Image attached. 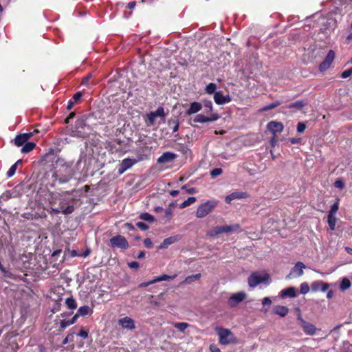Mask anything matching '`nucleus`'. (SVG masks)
Here are the masks:
<instances>
[{
	"instance_id": "nucleus-61",
	"label": "nucleus",
	"mask_w": 352,
	"mask_h": 352,
	"mask_svg": "<svg viewBox=\"0 0 352 352\" xmlns=\"http://www.w3.org/2000/svg\"><path fill=\"white\" fill-rule=\"evenodd\" d=\"M80 316H78V312L74 316V317L72 318V320H70V323H72V324H74L77 320V318L79 317Z\"/></svg>"
},
{
	"instance_id": "nucleus-2",
	"label": "nucleus",
	"mask_w": 352,
	"mask_h": 352,
	"mask_svg": "<svg viewBox=\"0 0 352 352\" xmlns=\"http://www.w3.org/2000/svg\"><path fill=\"white\" fill-rule=\"evenodd\" d=\"M76 171L73 168L72 162H65L64 160L58 159L56 162L54 170L52 177L53 181L60 184L69 182L74 176Z\"/></svg>"
},
{
	"instance_id": "nucleus-11",
	"label": "nucleus",
	"mask_w": 352,
	"mask_h": 352,
	"mask_svg": "<svg viewBox=\"0 0 352 352\" xmlns=\"http://www.w3.org/2000/svg\"><path fill=\"white\" fill-rule=\"evenodd\" d=\"M219 118V116L216 113H211L210 116L198 114L193 118L192 122L195 123L211 122L217 120Z\"/></svg>"
},
{
	"instance_id": "nucleus-42",
	"label": "nucleus",
	"mask_w": 352,
	"mask_h": 352,
	"mask_svg": "<svg viewBox=\"0 0 352 352\" xmlns=\"http://www.w3.org/2000/svg\"><path fill=\"white\" fill-rule=\"evenodd\" d=\"M338 208H339V203H338V201H336L331 206V209H330V211L328 214H331L333 216H335V214H336V212L338 210Z\"/></svg>"
},
{
	"instance_id": "nucleus-4",
	"label": "nucleus",
	"mask_w": 352,
	"mask_h": 352,
	"mask_svg": "<svg viewBox=\"0 0 352 352\" xmlns=\"http://www.w3.org/2000/svg\"><path fill=\"white\" fill-rule=\"evenodd\" d=\"M89 126L85 123V120L78 119L75 125L70 129L69 135L76 138H85L89 133Z\"/></svg>"
},
{
	"instance_id": "nucleus-43",
	"label": "nucleus",
	"mask_w": 352,
	"mask_h": 352,
	"mask_svg": "<svg viewBox=\"0 0 352 352\" xmlns=\"http://www.w3.org/2000/svg\"><path fill=\"white\" fill-rule=\"evenodd\" d=\"M175 276H176V275L168 276L166 274H163L162 276H157V280H159V282L164 281V280H170L173 279Z\"/></svg>"
},
{
	"instance_id": "nucleus-27",
	"label": "nucleus",
	"mask_w": 352,
	"mask_h": 352,
	"mask_svg": "<svg viewBox=\"0 0 352 352\" xmlns=\"http://www.w3.org/2000/svg\"><path fill=\"white\" fill-rule=\"evenodd\" d=\"M35 146L36 144L34 142H27L22 147L21 152L23 153H29L34 149Z\"/></svg>"
},
{
	"instance_id": "nucleus-58",
	"label": "nucleus",
	"mask_w": 352,
	"mask_h": 352,
	"mask_svg": "<svg viewBox=\"0 0 352 352\" xmlns=\"http://www.w3.org/2000/svg\"><path fill=\"white\" fill-rule=\"evenodd\" d=\"M136 2L135 1H130L128 3L126 8L129 9H133L135 7Z\"/></svg>"
},
{
	"instance_id": "nucleus-57",
	"label": "nucleus",
	"mask_w": 352,
	"mask_h": 352,
	"mask_svg": "<svg viewBox=\"0 0 352 352\" xmlns=\"http://www.w3.org/2000/svg\"><path fill=\"white\" fill-rule=\"evenodd\" d=\"M173 123L174 124V126L173 127V133H175L179 129V122L177 120H174Z\"/></svg>"
},
{
	"instance_id": "nucleus-28",
	"label": "nucleus",
	"mask_w": 352,
	"mask_h": 352,
	"mask_svg": "<svg viewBox=\"0 0 352 352\" xmlns=\"http://www.w3.org/2000/svg\"><path fill=\"white\" fill-rule=\"evenodd\" d=\"M351 281L347 278H344L340 285V289L341 291H345L350 288Z\"/></svg>"
},
{
	"instance_id": "nucleus-55",
	"label": "nucleus",
	"mask_w": 352,
	"mask_h": 352,
	"mask_svg": "<svg viewBox=\"0 0 352 352\" xmlns=\"http://www.w3.org/2000/svg\"><path fill=\"white\" fill-rule=\"evenodd\" d=\"M78 336L83 338H87L88 337V331L82 329L80 331Z\"/></svg>"
},
{
	"instance_id": "nucleus-46",
	"label": "nucleus",
	"mask_w": 352,
	"mask_h": 352,
	"mask_svg": "<svg viewBox=\"0 0 352 352\" xmlns=\"http://www.w3.org/2000/svg\"><path fill=\"white\" fill-rule=\"evenodd\" d=\"M136 226L141 230H146L148 229V226L144 222L140 221L136 223Z\"/></svg>"
},
{
	"instance_id": "nucleus-44",
	"label": "nucleus",
	"mask_w": 352,
	"mask_h": 352,
	"mask_svg": "<svg viewBox=\"0 0 352 352\" xmlns=\"http://www.w3.org/2000/svg\"><path fill=\"white\" fill-rule=\"evenodd\" d=\"M330 66L331 65L329 63H327L323 60L319 66V69L321 72H324V71H326L327 69H329Z\"/></svg>"
},
{
	"instance_id": "nucleus-33",
	"label": "nucleus",
	"mask_w": 352,
	"mask_h": 352,
	"mask_svg": "<svg viewBox=\"0 0 352 352\" xmlns=\"http://www.w3.org/2000/svg\"><path fill=\"white\" fill-rule=\"evenodd\" d=\"M305 102L302 100H298L295 102L290 104L288 107L289 109H296L298 110L301 109L305 106Z\"/></svg>"
},
{
	"instance_id": "nucleus-22",
	"label": "nucleus",
	"mask_w": 352,
	"mask_h": 352,
	"mask_svg": "<svg viewBox=\"0 0 352 352\" xmlns=\"http://www.w3.org/2000/svg\"><path fill=\"white\" fill-rule=\"evenodd\" d=\"M296 291H297V289L294 287H290L287 289H284L281 290V292H280V296L283 298H284V297H289L292 298H296L297 296Z\"/></svg>"
},
{
	"instance_id": "nucleus-7",
	"label": "nucleus",
	"mask_w": 352,
	"mask_h": 352,
	"mask_svg": "<svg viewBox=\"0 0 352 352\" xmlns=\"http://www.w3.org/2000/svg\"><path fill=\"white\" fill-rule=\"evenodd\" d=\"M239 228V226L238 224H233V225H225L222 226H216L210 230L207 235L211 237L216 236L217 235H219L220 234L223 233H229L234 232Z\"/></svg>"
},
{
	"instance_id": "nucleus-23",
	"label": "nucleus",
	"mask_w": 352,
	"mask_h": 352,
	"mask_svg": "<svg viewBox=\"0 0 352 352\" xmlns=\"http://www.w3.org/2000/svg\"><path fill=\"white\" fill-rule=\"evenodd\" d=\"M202 108V104L198 102H193L190 104L189 108L186 111L187 115H192L199 112Z\"/></svg>"
},
{
	"instance_id": "nucleus-16",
	"label": "nucleus",
	"mask_w": 352,
	"mask_h": 352,
	"mask_svg": "<svg viewBox=\"0 0 352 352\" xmlns=\"http://www.w3.org/2000/svg\"><path fill=\"white\" fill-rule=\"evenodd\" d=\"M249 197L246 192L236 191L228 195L225 198V201L227 204H230L233 200L245 199Z\"/></svg>"
},
{
	"instance_id": "nucleus-38",
	"label": "nucleus",
	"mask_w": 352,
	"mask_h": 352,
	"mask_svg": "<svg viewBox=\"0 0 352 352\" xmlns=\"http://www.w3.org/2000/svg\"><path fill=\"white\" fill-rule=\"evenodd\" d=\"M335 58V53L333 50H330L327 56L325 57L324 61H325L326 63H329L330 65H331L333 59Z\"/></svg>"
},
{
	"instance_id": "nucleus-36",
	"label": "nucleus",
	"mask_w": 352,
	"mask_h": 352,
	"mask_svg": "<svg viewBox=\"0 0 352 352\" xmlns=\"http://www.w3.org/2000/svg\"><path fill=\"white\" fill-rule=\"evenodd\" d=\"M200 277H201V274H192V275H190V276H188L185 278L184 282L185 283L190 284V283H192L193 281L199 279Z\"/></svg>"
},
{
	"instance_id": "nucleus-62",
	"label": "nucleus",
	"mask_w": 352,
	"mask_h": 352,
	"mask_svg": "<svg viewBox=\"0 0 352 352\" xmlns=\"http://www.w3.org/2000/svg\"><path fill=\"white\" fill-rule=\"evenodd\" d=\"M187 192L189 194H194L197 192V190L195 188H190L186 190Z\"/></svg>"
},
{
	"instance_id": "nucleus-56",
	"label": "nucleus",
	"mask_w": 352,
	"mask_h": 352,
	"mask_svg": "<svg viewBox=\"0 0 352 352\" xmlns=\"http://www.w3.org/2000/svg\"><path fill=\"white\" fill-rule=\"evenodd\" d=\"M320 286H321L320 287V290L322 292H326L328 289L329 287V284H327L326 283H324L322 281V285H320Z\"/></svg>"
},
{
	"instance_id": "nucleus-60",
	"label": "nucleus",
	"mask_w": 352,
	"mask_h": 352,
	"mask_svg": "<svg viewBox=\"0 0 352 352\" xmlns=\"http://www.w3.org/2000/svg\"><path fill=\"white\" fill-rule=\"evenodd\" d=\"M91 78V76L90 75H88L86 77H85L82 80V83L83 85H87L89 80V79Z\"/></svg>"
},
{
	"instance_id": "nucleus-32",
	"label": "nucleus",
	"mask_w": 352,
	"mask_h": 352,
	"mask_svg": "<svg viewBox=\"0 0 352 352\" xmlns=\"http://www.w3.org/2000/svg\"><path fill=\"white\" fill-rule=\"evenodd\" d=\"M216 89H217V85L215 83H213V82H210L209 83L206 87V89H205V91L207 94H214V93H216Z\"/></svg>"
},
{
	"instance_id": "nucleus-3",
	"label": "nucleus",
	"mask_w": 352,
	"mask_h": 352,
	"mask_svg": "<svg viewBox=\"0 0 352 352\" xmlns=\"http://www.w3.org/2000/svg\"><path fill=\"white\" fill-rule=\"evenodd\" d=\"M248 283L250 288H255L260 284L267 285L270 283V275L264 271L253 272L249 276Z\"/></svg>"
},
{
	"instance_id": "nucleus-54",
	"label": "nucleus",
	"mask_w": 352,
	"mask_h": 352,
	"mask_svg": "<svg viewBox=\"0 0 352 352\" xmlns=\"http://www.w3.org/2000/svg\"><path fill=\"white\" fill-rule=\"evenodd\" d=\"M82 97V94L80 92L76 93L72 98V100L75 102L79 100Z\"/></svg>"
},
{
	"instance_id": "nucleus-8",
	"label": "nucleus",
	"mask_w": 352,
	"mask_h": 352,
	"mask_svg": "<svg viewBox=\"0 0 352 352\" xmlns=\"http://www.w3.org/2000/svg\"><path fill=\"white\" fill-rule=\"evenodd\" d=\"M143 156H139L135 158H125L122 160L121 163L118 166V173L120 175L125 171L131 168L133 165L144 160Z\"/></svg>"
},
{
	"instance_id": "nucleus-26",
	"label": "nucleus",
	"mask_w": 352,
	"mask_h": 352,
	"mask_svg": "<svg viewBox=\"0 0 352 352\" xmlns=\"http://www.w3.org/2000/svg\"><path fill=\"white\" fill-rule=\"evenodd\" d=\"M196 200H197L196 197H190L186 200H185L182 204H180L179 208H186L187 206H189L191 204H194L196 201Z\"/></svg>"
},
{
	"instance_id": "nucleus-64",
	"label": "nucleus",
	"mask_w": 352,
	"mask_h": 352,
	"mask_svg": "<svg viewBox=\"0 0 352 352\" xmlns=\"http://www.w3.org/2000/svg\"><path fill=\"white\" fill-rule=\"evenodd\" d=\"M333 292L332 290L328 291V292L327 294V298L328 299H331L333 298Z\"/></svg>"
},
{
	"instance_id": "nucleus-24",
	"label": "nucleus",
	"mask_w": 352,
	"mask_h": 352,
	"mask_svg": "<svg viewBox=\"0 0 352 352\" xmlns=\"http://www.w3.org/2000/svg\"><path fill=\"white\" fill-rule=\"evenodd\" d=\"M289 309L285 306L278 305L274 307V312L279 315L280 316L284 317L288 314Z\"/></svg>"
},
{
	"instance_id": "nucleus-9",
	"label": "nucleus",
	"mask_w": 352,
	"mask_h": 352,
	"mask_svg": "<svg viewBox=\"0 0 352 352\" xmlns=\"http://www.w3.org/2000/svg\"><path fill=\"white\" fill-rule=\"evenodd\" d=\"M110 243L113 248H118L123 250H126L129 248V243L124 237L121 235H117L110 239Z\"/></svg>"
},
{
	"instance_id": "nucleus-50",
	"label": "nucleus",
	"mask_w": 352,
	"mask_h": 352,
	"mask_svg": "<svg viewBox=\"0 0 352 352\" xmlns=\"http://www.w3.org/2000/svg\"><path fill=\"white\" fill-rule=\"evenodd\" d=\"M144 245L147 248H151L153 247V242L149 238H146L144 240Z\"/></svg>"
},
{
	"instance_id": "nucleus-39",
	"label": "nucleus",
	"mask_w": 352,
	"mask_h": 352,
	"mask_svg": "<svg viewBox=\"0 0 352 352\" xmlns=\"http://www.w3.org/2000/svg\"><path fill=\"white\" fill-rule=\"evenodd\" d=\"M309 290H310V288H309L308 283H302L300 284V292L301 294L305 295L309 292Z\"/></svg>"
},
{
	"instance_id": "nucleus-35",
	"label": "nucleus",
	"mask_w": 352,
	"mask_h": 352,
	"mask_svg": "<svg viewBox=\"0 0 352 352\" xmlns=\"http://www.w3.org/2000/svg\"><path fill=\"white\" fill-rule=\"evenodd\" d=\"M65 304L70 309H75L77 307L76 300L72 297L65 300Z\"/></svg>"
},
{
	"instance_id": "nucleus-15",
	"label": "nucleus",
	"mask_w": 352,
	"mask_h": 352,
	"mask_svg": "<svg viewBox=\"0 0 352 352\" xmlns=\"http://www.w3.org/2000/svg\"><path fill=\"white\" fill-rule=\"evenodd\" d=\"M214 100L217 104L222 105L232 100L229 94L223 95L221 91H217L214 95Z\"/></svg>"
},
{
	"instance_id": "nucleus-40",
	"label": "nucleus",
	"mask_w": 352,
	"mask_h": 352,
	"mask_svg": "<svg viewBox=\"0 0 352 352\" xmlns=\"http://www.w3.org/2000/svg\"><path fill=\"white\" fill-rule=\"evenodd\" d=\"M320 285H322L321 280L314 281L311 285V289L313 292H318V290H320Z\"/></svg>"
},
{
	"instance_id": "nucleus-12",
	"label": "nucleus",
	"mask_w": 352,
	"mask_h": 352,
	"mask_svg": "<svg viewBox=\"0 0 352 352\" xmlns=\"http://www.w3.org/2000/svg\"><path fill=\"white\" fill-rule=\"evenodd\" d=\"M298 320L300 321V327L302 328L304 332L307 335L311 336V335H314L316 333V328L315 327V326L313 324L309 323V322L305 321L302 318L300 314H298Z\"/></svg>"
},
{
	"instance_id": "nucleus-59",
	"label": "nucleus",
	"mask_w": 352,
	"mask_h": 352,
	"mask_svg": "<svg viewBox=\"0 0 352 352\" xmlns=\"http://www.w3.org/2000/svg\"><path fill=\"white\" fill-rule=\"evenodd\" d=\"M210 349L211 352H221L220 349L215 345H211Z\"/></svg>"
},
{
	"instance_id": "nucleus-31",
	"label": "nucleus",
	"mask_w": 352,
	"mask_h": 352,
	"mask_svg": "<svg viewBox=\"0 0 352 352\" xmlns=\"http://www.w3.org/2000/svg\"><path fill=\"white\" fill-rule=\"evenodd\" d=\"M173 326L180 332H184L185 330L188 328L189 324L186 322H175L173 323Z\"/></svg>"
},
{
	"instance_id": "nucleus-13",
	"label": "nucleus",
	"mask_w": 352,
	"mask_h": 352,
	"mask_svg": "<svg viewBox=\"0 0 352 352\" xmlns=\"http://www.w3.org/2000/svg\"><path fill=\"white\" fill-rule=\"evenodd\" d=\"M305 268V265L303 263L298 261L291 270L290 273L287 276V278H291L292 277H300L303 274V270Z\"/></svg>"
},
{
	"instance_id": "nucleus-21",
	"label": "nucleus",
	"mask_w": 352,
	"mask_h": 352,
	"mask_svg": "<svg viewBox=\"0 0 352 352\" xmlns=\"http://www.w3.org/2000/svg\"><path fill=\"white\" fill-rule=\"evenodd\" d=\"M181 239V236L179 235L168 237L165 239L163 242L160 245V249H166L170 245L175 243V242L178 241Z\"/></svg>"
},
{
	"instance_id": "nucleus-37",
	"label": "nucleus",
	"mask_w": 352,
	"mask_h": 352,
	"mask_svg": "<svg viewBox=\"0 0 352 352\" xmlns=\"http://www.w3.org/2000/svg\"><path fill=\"white\" fill-rule=\"evenodd\" d=\"M140 218L144 221L153 222L154 221V217L153 215L148 212H143L140 215Z\"/></svg>"
},
{
	"instance_id": "nucleus-17",
	"label": "nucleus",
	"mask_w": 352,
	"mask_h": 352,
	"mask_svg": "<svg viewBox=\"0 0 352 352\" xmlns=\"http://www.w3.org/2000/svg\"><path fill=\"white\" fill-rule=\"evenodd\" d=\"M118 324L123 329H126L128 330H133L135 327L134 320L128 316L120 318L118 320Z\"/></svg>"
},
{
	"instance_id": "nucleus-5",
	"label": "nucleus",
	"mask_w": 352,
	"mask_h": 352,
	"mask_svg": "<svg viewBox=\"0 0 352 352\" xmlns=\"http://www.w3.org/2000/svg\"><path fill=\"white\" fill-rule=\"evenodd\" d=\"M218 201L216 199L207 200L198 206L195 216L197 218H203L209 214L217 207Z\"/></svg>"
},
{
	"instance_id": "nucleus-10",
	"label": "nucleus",
	"mask_w": 352,
	"mask_h": 352,
	"mask_svg": "<svg viewBox=\"0 0 352 352\" xmlns=\"http://www.w3.org/2000/svg\"><path fill=\"white\" fill-rule=\"evenodd\" d=\"M165 113L164 108L162 107H159L156 111H151L147 113V124L148 126H152L155 124V119L157 117L164 118Z\"/></svg>"
},
{
	"instance_id": "nucleus-51",
	"label": "nucleus",
	"mask_w": 352,
	"mask_h": 352,
	"mask_svg": "<svg viewBox=\"0 0 352 352\" xmlns=\"http://www.w3.org/2000/svg\"><path fill=\"white\" fill-rule=\"evenodd\" d=\"M204 107L208 109L209 111H212V109H213V107H212V103L211 101L208 100V101H206L204 102Z\"/></svg>"
},
{
	"instance_id": "nucleus-19",
	"label": "nucleus",
	"mask_w": 352,
	"mask_h": 352,
	"mask_svg": "<svg viewBox=\"0 0 352 352\" xmlns=\"http://www.w3.org/2000/svg\"><path fill=\"white\" fill-rule=\"evenodd\" d=\"M177 155L172 152H165L157 159L158 164H164L173 162Z\"/></svg>"
},
{
	"instance_id": "nucleus-53",
	"label": "nucleus",
	"mask_w": 352,
	"mask_h": 352,
	"mask_svg": "<svg viewBox=\"0 0 352 352\" xmlns=\"http://www.w3.org/2000/svg\"><path fill=\"white\" fill-rule=\"evenodd\" d=\"M262 304L263 305H270L272 304V300L269 297H265L262 300Z\"/></svg>"
},
{
	"instance_id": "nucleus-6",
	"label": "nucleus",
	"mask_w": 352,
	"mask_h": 352,
	"mask_svg": "<svg viewBox=\"0 0 352 352\" xmlns=\"http://www.w3.org/2000/svg\"><path fill=\"white\" fill-rule=\"evenodd\" d=\"M216 332L219 336V343L223 345H228L236 342V339L234 334L228 329L217 327Z\"/></svg>"
},
{
	"instance_id": "nucleus-25",
	"label": "nucleus",
	"mask_w": 352,
	"mask_h": 352,
	"mask_svg": "<svg viewBox=\"0 0 352 352\" xmlns=\"http://www.w3.org/2000/svg\"><path fill=\"white\" fill-rule=\"evenodd\" d=\"M77 312H78V316H85L87 315H91L93 312V310L89 306L84 305V306L80 307L78 309Z\"/></svg>"
},
{
	"instance_id": "nucleus-52",
	"label": "nucleus",
	"mask_w": 352,
	"mask_h": 352,
	"mask_svg": "<svg viewBox=\"0 0 352 352\" xmlns=\"http://www.w3.org/2000/svg\"><path fill=\"white\" fill-rule=\"evenodd\" d=\"M129 267L131 269H138L140 266L139 263L137 261H132L129 263L128 264Z\"/></svg>"
},
{
	"instance_id": "nucleus-47",
	"label": "nucleus",
	"mask_w": 352,
	"mask_h": 352,
	"mask_svg": "<svg viewBox=\"0 0 352 352\" xmlns=\"http://www.w3.org/2000/svg\"><path fill=\"white\" fill-rule=\"evenodd\" d=\"M334 186L337 188L342 189L344 187V184L341 179H337L334 183Z\"/></svg>"
},
{
	"instance_id": "nucleus-34",
	"label": "nucleus",
	"mask_w": 352,
	"mask_h": 352,
	"mask_svg": "<svg viewBox=\"0 0 352 352\" xmlns=\"http://www.w3.org/2000/svg\"><path fill=\"white\" fill-rule=\"evenodd\" d=\"M327 221L329 226L331 230H333L336 228V219L335 216H333L331 214H328L327 217Z\"/></svg>"
},
{
	"instance_id": "nucleus-18",
	"label": "nucleus",
	"mask_w": 352,
	"mask_h": 352,
	"mask_svg": "<svg viewBox=\"0 0 352 352\" xmlns=\"http://www.w3.org/2000/svg\"><path fill=\"white\" fill-rule=\"evenodd\" d=\"M267 129L273 133H281L283 131V124L276 121H271L267 124Z\"/></svg>"
},
{
	"instance_id": "nucleus-29",
	"label": "nucleus",
	"mask_w": 352,
	"mask_h": 352,
	"mask_svg": "<svg viewBox=\"0 0 352 352\" xmlns=\"http://www.w3.org/2000/svg\"><path fill=\"white\" fill-rule=\"evenodd\" d=\"M21 162L22 161L21 160H19L15 164H14L10 168V169L7 172L8 177H11L15 174L18 164H21Z\"/></svg>"
},
{
	"instance_id": "nucleus-63",
	"label": "nucleus",
	"mask_w": 352,
	"mask_h": 352,
	"mask_svg": "<svg viewBox=\"0 0 352 352\" xmlns=\"http://www.w3.org/2000/svg\"><path fill=\"white\" fill-rule=\"evenodd\" d=\"M74 101H73L72 100H69L68 103H67V109H71L74 104Z\"/></svg>"
},
{
	"instance_id": "nucleus-30",
	"label": "nucleus",
	"mask_w": 352,
	"mask_h": 352,
	"mask_svg": "<svg viewBox=\"0 0 352 352\" xmlns=\"http://www.w3.org/2000/svg\"><path fill=\"white\" fill-rule=\"evenodd\" d=\"M281 102L280 101H274L269 104H267L265 106H264L262 109H261V111H269V110H271V109H273L277 107H278L279 105H280Z\"/></svg>"
},
{
	"instance_id": "nucleus-49",
	"label": "nucleus",
	"mask_w": 352,
	"mask_h": 352,
	"mask_svg": "<svg viewBox=\"0 0 352 352\" xmlns=\"http://www.w3.org/2000/svg\"><path fill=\"white\" fill-rule=\"evenodd\" d=\"M306 126L303 122H298L297 124V131L302 133L305 130Z\"/></svg>"
},
{
	"instance_id": "nucleus-48",
	"label": "nucleus",
	"mask_w": 352,
	"mask_h": 352,
	"mask_svg": "<svg viewBox=\"0 0 352 352\" xmlns=\"http://www.w3.org/2000/svg\"><path fill=\"white\" fill-rule=\"evenodd\" d=\"M72 324L70 323V320H63L60 322V327H61V329H65L66 327Z\"/></svg>"
},
{
	"instance_id": "nucleus-45",
	"label": "nucleus",
	"mask_w": 352,
	"mask_h": 352,
	"mask_svg": "<svg viewBox=\"0 0 352 352\" xmlns=\"http://www.w3.org/2000/svg\"><path fill=\"white\" fill-rule=\"evenodd\" d=\"M352 74V67L350 68V69H348L346 70H344L342 74H341V77L342 78H346L348 77H349Z\"/></svg>"
},
{
	"instance_id": "nucleus-41",
	"label": "nucleus",
	"mask_w": 352,
	"mask_h": 352,
	"mask_svg": "<svg viewBox=\"0 0 352 352\" xmlns=\"http://www.w3.org/2000/svg\"><path fill=\"white\" fill-rule=\"evenodd\" d=\"M222 173H223V170L221 168H216L212 169L210 171V175L211 177L215 178V177L219 176L220 175H221Z\"/></svg>"
},
{
	"instance_id": "nucleus-1",
	"label": "nucleus",
	"mask_w": 352,
	"mask_h": 352,
	"mask_svg": "<svg viewBox=\"0 0 352 352\" xmlns=\"http://www.w3.org/2000/svg\"><path fill=\"white\" fill-rule=\"evenodd\" d=\"M47 199L54 213H63L69 214L74 212V208L72 205L65 207V205L69 204L73 200L72 195L69 192H63L62 195L58 192H50Z\"/></svg>"
},
{
	"instance_id": "nucleus-14",
	"label": "nucleus",
	"mask_w": 352,
	"mask_h": 352,
	"mask_svg": "<svg viewBox=\"0 0 352 352\" xmlns=\"http://www.w3.org/2000/svg\"><path fill=\"white\" fill-rule=\"evenodd\" d=\"M246 298V294L244 292H240L234 294L232 296L228 299V304L231 307H236L241 302L245 300Z\"/></svg>"
},
{
	"instance_id": "nucleus-20",
	"label": "nucleus",
	"mask_w": 352,
	"mask_h": 352,
	"mask_svg": "<svg viewBox=\"0 0 352 352\" xmlns=\"http://www.w3.org/2000/svg\"><path fill=\"white\" fill-rule=\"evenodd\" d=\"M31 136V133L18 135L16 136L14 139V144L18 146H23L28 142V140L30 138Z\"/></svg>"
}]
</instances>
